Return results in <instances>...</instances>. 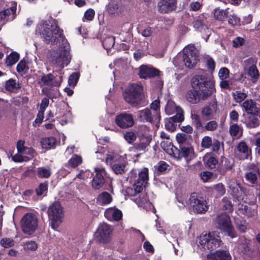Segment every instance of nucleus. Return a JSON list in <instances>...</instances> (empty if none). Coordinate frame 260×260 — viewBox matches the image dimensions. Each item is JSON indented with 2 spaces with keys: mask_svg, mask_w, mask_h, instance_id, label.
<instances>
[{
  "mask_svg": "<svg viewBox=\"0 0 260 260\" xmlns=\"http://www.w3.org/2000/svg\"><path fill=\"white\" fill-rule=\"evenodd\" d=\"M36 34L40 35L44 41L48 44L55 45L61 41V46L54 52V63L62 69L70 62V45L59 28L52 19L42 20L36 28Z\"/></svg>",
  "mask_w": 260,
  "mask_h": 260,
  "instance_id": "f257e3e1",
  "label": "nucleus"
},
{
  "mask_svg": "<svg viewBox=\"0 0 260 260\" xmlns=\"http://www.w3.org/2000/svg\"><path fill=\"white\" fill-rule=\"evenodd\" d=\"M191 85L192 89L187 92L186 99L193 104L207 100L216 92L214 80L204 75L192 78Z\"/></svg>",
  "mask_w": 260,
  "mask_h": 260,
  "instance_id": "f03ea898",
  "label": "nucleus"
},
{
  "mask_svg": "<svg viewBox=\"0 0 260 260\" xmlns=\"http://www.w3.org/2000/svg\"><path fill=\"white\" fill-rule=\"evenodd\" d=\"M127 179L129 182L133 183L135 193L131 195L134 196L140 193L146 186L149 179L148 169L143 168L141 169H133L128 173Z\"/></svg>",
  "mask_w": 260,
  "mask_h": 260,
  "instance_id": "7ed1b4c3",
  "label": "nucleus"
},
{
  "mask_svg": "<svg viewBox=\"0 0 260 260\" xmlns=\"http://www.w3.org/2000/svg\"><path fill=\"white\" fill-rule=\"evenodd\" d=\"M198 246L204 250H213L222 244L220 236L215 232H203L198 237Z\"/></svg>",
  "mask_w": 260,
  "mask_h": 260,
  "instance_id": "20e7f679",
  "label": "nucleus"
},
{
  "mask_svg": "<svg viewBox=\"0 0 260 260\" xmlns=\"http://www.w3.org/2000/svg\"><path fill=\"white\" fill-rule=\"evenodd\" d=\"M47 214L49 225L52 229L56 230L63 221L64 211L62 207L59 202H54L49 206Z\"/></svg>",
  "mask_w": 260,
  "mask_h": 260,
  "instance_id": "39448f33",
  "label": "nucleus"
},
{
  "mask_svg": "<svg viewBox=\"0 0 260 260\" xmlns=\"http://www.w3.org/2000/svg\"><path fill=\"white\" fill-rule=\"evenodd\" d=\"M106 162L110 165L113 172L116 174H122L126 171L127 165L126 154L120 155L114 152L107 155Z\"/></svg>",
  "mask_w": 260,
  "mask_h": 260,
  "instance_id": "423d86ee",
  "label": "nucleus"
},
{
  "mask_svg": "<svg viewBox=\"0 0 260 260\" xmlns=\"http://www.w3.org/2000/svg\"><path fill=\"white\" fill-rule=\"evenodd\" d=\"M143 86L141 83H134L129 86L123 93L125 101L133 106L140 104L142 100Z\"/></svg>",
  "mask_w": 260,
  "mask_h": 260,
  "instance_id": "0eeeda50",
  "label": "nucleus"
},
{
  "mask_svg": "<svg viewBox=\"0 0 260 260\" xmlns=\"http://www.w3.org/2000/svg\"><path fill=\"white\" fill-rule=\"evenodd\" d=\"M214 222L217 229L226 233L227 235L232 238L235 237L236 235L231 218L226 214L221 213L217 215Z\"/></svg>",
  "mask_w": 260,
  "mask_h": 260,
  "instance_id": "6e6552de",
  "label": "nucleus"
},
{
  "mask_svg": "<svg viewBox=\"0 0 260 260\" xmlns=\"http://www.w3.org/2000/svg\"><path fill=\"white\" fill-rule=\"evenodd\" d=\"M38 226V218L33 213L25 214L21 220V227L23 232L27 235L32 234Z\"/></svg>",
  "mask_w": 260,
  "mask_h": 260,
  "instance_id": "1a4fd4ad",
  "label": "nucleus"
},
{
  "mask_svg": "<svg viewBox=\"0 0 260 260\" xmlns=\"http://www.w3.org/2000/svg\"><path fill=\"white\" fill-rule=\"evenodd\" d=\"M183 62L188 68H192L199 60V55L195 46L189 45L183 49Z\"/></svg>",
  "mask_w": 260,
  "mask_h": 260,
  "instance_id": "9d476101",
  "label": "nucleus"
},
{
  "mask_svg": "<svg viewBox=\"0 0 260 260\" xmlns=\"http://www.w3.org/2000/svg\"><path fill=\"white\" fill-rule=\"evenodd\" d=\"M112 231L111 225L103 222L99 225L95 233V237L100 242L107 243L111 239Z\"/></svg>",
  "mask_w": 260,
  "mask_h": 260,
  "instance_id": "9b49d317",
  "label": "nucleus"
},
{
  "mask_svg": "<svg viewBox=\"0 0 260 260\" xmlns=\"http://www.w3.org/2000/svg\"><path fill=\"white\" fill-rule=\"evenodd\" d=\"M189 207H192L194 212L198 213H204L208 210V207L206 201L202 198H199L197 193H191L188 199Z\"/></svg>",
  "mask_w": 260,
  "mask_h": 260,
  "instance_id": "f8f14e48",
  "label": "nucleus"
},
{
  "mask_svg": "<svg viewBox=\"0 0 260 260\" xmlns=\"http://www.w3.org/2000/svg\"><path fill=\"white\" fill-rule=\"evenodd\" d=\"M173 151V155L174 157L178 159L184 157L186 161H189L196 157L193 148L191 146H184L180 145L179 149L174 148Z\"/></svg>",
  "mask_w": 260,
  "mask_h": 260,
  "instance_id": "ddd939ff",
  "label": "nucleus"
},
{
  "mask_svg": "<svg viewBox=\"0 0 260 260\" xmlns=\"http://www.w3.org/2000/svg\"><path fill=\"white\" fill-rule=\"evenodd\" d=\"M152 141V136L150 135H142L139 137V141L136 143L133 149L136 152H139L140 154H144L150 148V144Z\"/></svg>",
  "mask_w": 260,
  "mask_h": 260,
  "instance_id": "4468645a",
  "label": "nucleus"
},
{
  "mask_svg": "<svg viewBox=\"0 0 260 260\" xmlns=\"http://www.w3.org/2000/svg\"><path fill=\"white\" fill-rule=\"evenodd\" d=\"M115 122L121 128H126L134 125L133 116L131 114L123 113L116 117Z\"/></svg>",
  "mask_w": 260,
  "mask_h": 260,
  "instance_id": "2eb2a0df",
  "label": "nucleus"
},
{
  "mask_svg": "<svg viewBox=\"0 0 260 260\" xmlns=\"http://www.w3.org/2000/svg\"><path fill=\"white\" fill-rule=\"evenodd\" d=\"M137 115L140 121L142 122H148L157 123L160 121V118L154 115L148 108H145L142 110L138 111Z\"/></svg>",
  "mask_w": 260,
  "mask_h": 260,
  "instance_id": "dca6fc26",
  "label": "nucleus"
},
{
  "mask_svg": "<svg viewBox=\"0 0 260 260\" xmlns=\"http://www.w3.org/2000/svg\"><path fill=\"white\" fill-rule=\"evenodd\" d=\"M159 71L149 65H142L139 67V76L146 79L159 75Z\"/></svg>",
  "mask_w": 260,
  "mask_h": 260,
  "instance_id": "f3484780",
  "label": "nucleus"
},
{
  "mask_svg": "<svg viewBox=\"0 0 260 260\" xmlns=\"http://www.w3.org/2000/svg\"><path fill=\"white\" fill-rule=\"evenodd\" d=\"M158 11L167 13L175 11L177 7V0H161L158 3Z\"/></svg>",
  "mask_w": 260,
  "mask_h": 260,
  "instance_id": "a211bd4d",
  "label": "nucleus"
},
{
  "mask_svg": "<svg viewBox=\"0 0 260 260\" xmlns=\"http://www.w3.org/2000/svg\"><path fill=\"white\" fill-rule=\"evenodd\" d=\"M24 144L25 142L24 141H18L17 144V149L18 152L24 156V159L28 161L34 157L35 151L31 148L25 147Z\"/></svg>",
  "mask_w": 260,
  "mask_h": 260,
  "instance_id": "6ab92c4d",
  "label": "nucleus"
},
{
  "mask_svg": "<svg viewBox=\"0 0 260 260\" xmlns=\"http://www.w3.org/2000/svg\"><path fill=\"white\" fill-rule=\"evenodd\" d=\"M257 59L256 57H251L244 61V63L249 66L248 70V75L254 80H256L258 76L259 73L255 64H256Z\"/></svg>",
  "mask_w": 260,
  "mask_h": 260,
  "instance_id": "aec40b11",
  "label": "nucleus"
},
{
  "mask_svg": "<svg viewBox=\"0 0 260 260\" xmlns=\"http://www.w3.org/2000/svg\"><path fill=\"white\" fill-rule=\"evenodd\" d=\"M237 212L240 216L253 218L257 215V209L247 205H239Z\"/></svg>",
  "mask_w": 260,
  "mask_h": 260,
  "instance_id": "412c9836",
  "label": "nucleus"
},
{
  "mask_svg": "<svg viewBox=\"0 0 260 260\" xmlns=\"http://www.w3.org/2000/svg\"><path fill=\"white\" fill-rule=\"evenodd\" d=\"M228 187L230 189L231 194L235 198L239 199L242 196L243 191L235 179H230L228 182Z\"/></svg>",
  "mask_w": 260,
  "mask_h": 260,
  "instance_id": "4be33fe9",
  "label": "nucleus"
},
{
  "mask_svg": "<svg viewBox=\"0 0 260 260\" xmlns=\"http://www.w3.org/2000/svg\"><path fill=\"white\" fill-rule=\"evenodd\" d=\"M96 175L92 179V185L96 189L101 188L104 183V178L103 174L105 173V170L104 168H95Z\"/></svg>",
  "mask_w": 260,
  "mask_h": 260,
  "instance_id": "5701e85b",
  "label": "nucleus"
},
{
  "mask_svg": "<svg viewBox=\"0 0 260 260\" xmlns=\"http://www.w3.org/2000/svg\"><path fill=\"white\" fill-rule=\"evenodd\" d=\"M184 119L183 114H181L180 113H178L177 115H175L166 120L165 127L169 131H174L176 128V125L174 123L181 122L184 120Z\"/></svg>",
  "mask_w": 260,
  "mask_h": 260,
  "instance_id": "b1692460",
  "label": "nucleus"
},
{
  "mask_svg": "<svg viewBox=\"0 0 260 260\" xmlns=\"http://www.w3.org/2000/svg\"><path fill=\"white\" fill-rule=\"evenodd\" d=\"M105 216L109 220L118 221L122 218V213L120 210L115 207H111L106 210Z\"/></svg>",
  "mask_w": 260,
  "mask_h": 260,
  "instance_id": "393cba45",
  "label": "nucleus"
},
{
  "mask_svg": "<svg viewBox=\"0 0 260 260\" xmlns=\"http://www.w3.org/2000/svg\"><path fill=\"white\" fill-rule=\"evenodd\" d=\"M217 104L215 102L210 103L205 106L201 111L202 116L206 120H209L212 118L214 113L216 112Z\"/></svg>",
  "mask_w": 260,
  "mask_h": 260,
  "instance_id": "a878e982",
  "label": "nucleus"
},
{
  "mask_svg": "<svg viewBox=\"0 0 260 260\" xmlns=\"http://www.w3.org/2000/svg\"><path fill=\"white\" fill-rule=\"evenodd\" d=\"M230 253L225 250H216L207 255L208 260H231Z\"/></svg>",
  "mask_w": 260,
  "mask_h": 260,
  "instance_id": "bb28decb",
  "label": "nucleus"
},
{
  "mask_svg": "<svg viewBox=\"0 0 260 260\" xmlns=\"http://www.w3.org/2000/svg\"><path fill=\"white\" fill-rule=\"evenodd\" d=\"M236 150L240 155V159H247L250 154V150L244 142H240L236 146Z\"/></svg>",
  "mask_w": 260,
  "mask_h": 260,
  "instance_id": "cd10ccee",
  "label": "nucleus"
},
{
  "mask_svg": "<svg viewBox=\"0 0 260 260\" xmlns=\"http://www.w3.org/2000/svg\"><path fill=\"white\" fill-rule=\"evenodd\" d=\"M165 111L167 114L172 115L176 113L175 115L178 113L183 114V110L179 107L176 105L172 100H169L165 107Z\"/></svg>",
  "mask_w": 260,
  "mask_h": 260,
  "instance_id": "c85d7f7f",
  "label": "nucleus"
},
{
  "mask_svg": "<svg viewBox=\"0 0 260 260\" xmlns=\"http://www.w3.org/2000/svg\"><path fill=\"white\" fill-rule=\"evenodd\" d=\"M40 83L41 85H46L50 86H59L60 81L54 80V77L51 74L44 75L41 79Z\"/></svg>",
  "mask_w": 260,
  "mask_h": 260,
  "instance_id": "c756f323",
  "label": "nucleus"
},
{
  "mask_svg": "<svg viewBox=\"0 0 260 260\" xmlns=\"http://www.w3.org/2000/svg\"><path fill=\"white\" fill-rule=\"evenodd\" d=\"M111 195L108 192L104 191L100 193L96 197V203L101 206L107 205L112 201Z\"/></svg>",
  "mask_w": 260,
  "mask_h": 260,
  "instance_id": "7c9ffc66",
  "label": "nucleus"
},
{
  "mask_svg": "<svg viewBox=\"0 0 260 260\" xmlns=\"http://www.w3.org/2000/svg\"><path fill=\"white\" fill-rule=\"evenodd\" d=\"M16 12V7L15 6H12L0 12V20L7 19L9 20L13 19L15 17Z\"/></svg>",
  "mask_w": 260,
  "mask_h": 260,
  "instance_id": "2f4dec72",
  "label": "nucleus"
},
{
  "mask_svg": "<svg viewBox=\"0 0 260 260\" xmlns=\"http://www.w3.org/2000/svg\"><path fill=\"white\" fill-rule=\"evenodd\" d=\"M242 106L248 114H255L258 112L257 108L252 100L245 101Z\"/></svg>",
  "mask_w": 260,
  "mask_h": 260,
  "instance_id": "473e14b6",
  "label": "nucleus"
},
{
  "mask_svg": "<svg viewBox=\"0 0 260 260\" xmlns=\"http://www.w3.org/2000/svg\"><path fill=\"white\" fill-rule=\"evenodd\" d=\"M56 141L52 137L45 138L42 139L41 145L43 148L50 149L55 148Z\"/></svg>",
  "mask_w": 260,
  "mask_h": 260,
  "instance_id": "72a5a7b5",
  "label": "nucleus"
},
{
  "mask_svg": "<svg viewBox=\"0 0 260 260\" xmlns=\"http://www.w3.org/2000/svg\"><path fill=\"white\" fill-rule=\"evenodd\" d=\"M191 117L192 119V125L196 127L198 131H204V124H203L200 116L197 114H191Z\"/></svg>",
  "mask_w": 260,
  "mask_h": 260,
  "instance_id": "f704fd0d",
  "label": "nucleus"
},
{
  "mask_svg": "<svg viewBox=\"0 0 260 260\" xmlns=\"http://www.w3.org/2000/svg\"><path fill=\"white\" fill-rule=\"evenodd\" d=\"M160 146L165 151L171 155H173V148H176L173 146L170 139L162 140L160 143Z\"/></svg>",
  "mask_w": 260,
  "mask_h": 260,
  "instance_id": "c9c22d12",
  "label": "nucleus"
},
{
  "mask_svg": "<svg viewBox=\"0 0 260 260\" xmlns=\"http://www.w3.org/2000/svg\"><path fill=\"white\" fill-rule=\"evenodd\" d=\"M82 162V157L78 155H74L70 158L66 164V167L75 168Z\"/></svg>",
  "mask_w": 260,
  "mask_h": 260,
  "instance_id": "e433bc0d",
  "label": "nucleus"
},
{
  "mask_svg": "<svg viewBox=\"0 0 260 260\" xmlns=\"http://www.w3.org/2000/svg\"><path fill=\"white\" fill-rule=\"evenodd\" d=\"M115 44V37L107 36L103 41V46L107 50L111 49Z\"/></svg>",
  "mask_w": 260,
  "mask_h": 260,
  "instance_id": "4c0bfd02",
  "label": "nucleus"
},
{
  "mask_svg": "<svg viewBox=\"0 0 260 260\" xmlns=\"http://www.w3.org/2000/svg\"><path fill=\"white\" fill-rule=\"evenodd\" d=\"M221 206L223 210L228 212H231L233 210V205L231 201L227 197H224L221 202Z\"/></svg>",
  "mask_w": 260,
  "mask_h": 260,
  "instance_id": "58836bf2",
  "label": "nucleus"
},
{
  "mask_svg": "<svg viewBox=\"0 0 260 260\" xmlns=\"http://www.w3.org/2000/svg\"><path fill=\"white\" fill-rule=\"evenodd\" d=\"M119 3L118 1H113L109 3L107 6V10L110 14H115L118 12L119 8Z\"/></svg>",
  "mask_w": 260,
  "mask_h": 260,
  "instance_id": "ea45409f",
  "label": "nucleus"
},
{
  "mask_svg": "<svg viewBox=\"0 0 260 260\" xmlns=\"http://www.w3.org/2000/svg\"><path fill=\"white\" fill-rule=\"evenodd\" d=\"M228 14L229 13L226 10L216 9L214 11V17L219 21H223L228 17Z\"/></svg>",
  "mask_w": 260,
  "mask_h": 260,
  "instance_id": "a19ab883",
  "label": "nucleus"
},
{
  "mask_svg": "<svg viewBox=\"0 0 260 260\" xmlns=\"http://www.w3.org/2000/svg\"><path fill=\"white\" fill-rule=\"evenodd\" d=\"M151 112L160 119V103L159 101L155 100L150 105V109Z\"/></svg>",
  "mask_w": 260,
  "mask_h": 260,
  "instance_id": "79ce46f5",
  "label": "nucleus"
},
{
  "mask_svg": "<svg viewBox=\"0 0 260 260\" xmlns=\"http://www.w3.org/2000/svg\"><path fill=\"white\" fill-rule=\"evenodd\" d=\"M124 138L128 143L132 144L137 139V134L132 131L126 132L124 134Z\"/></svg>",
  "mask_w": 260,
  "mask_h": 260,
  "instance_id": "37998d69",
  "label": "nucleus"
},
{
  "mask_svg": "<svg viewBox=\"0 0 260 260\" xmlns=\"http://www.w3.org/2000/svg\"><path fill=\"white\" fill-rule=\"evenodd\" d=\"M19 58V55L17 53H12L6 59V63L8 66H12L16 63Z\"/></svg>",
  "mask_w": 260,
  "mask_h": 260,
  "instance_id": "c03bdc74",
  "label": "nucleus"
},
{
  "mask_svg": "<svg viewBox=\"0 0 260 260\" xmlns=\"http://www.w3.org/2000/svg\"><path fill=\"white\" fill-rule=\"evenodd\" d=\"M241 128L237 124H231L229 131L232 136L237 137L240 136L241 134Z\"/></svg>",
  "mask_w": 260,
  "mask_h": 260,
  "instance_id": "a18cd8bd",
  "label": "nucleus"
},
{
  "mask_svg": "<svg viewBox=\"0 0 260 260\" xmlns=\"http://www.w3.org/2000/svg\"><path fill=\"white\" fill-rule=\"evenodd\" d=\"M234 99L237 103H241L247 98V94L240 91H236L232 93Z\"/></svg>",
  "mask_w": 260,
  "mask_h": 260,
  "instance_id": "49530a36",
  "label": "nucleus"
},
{
  "mask_svg": "<svg viewBox=\"0 0 260 260\" xmlns=\"http://www.w3.org/2000/svg\"><path fill=\"white\" fill-rule=\"evenodd\" d=\"M37 175L40 178H48L51 175V170L49 169L40 167L38 169Z\"/></svg>",
  "mask_w": 260,
  "mask_h": 260,
  "instance_id": "de8ad7c7",
  "label": "nucleus"
},
{
  "mask_svg": "<svg viewBox=\"0 0 260 260\" xmlns=\"http://www.w3.org/2000/svg\"><path fill=\"white\" fill-rule=\"evenodd\" d=\"M218 123L215 120L208 122L204 126V131H215L218 127Z\"/></svg>",
  "mask_w": 260,
  "mask_h": 260,
  "instance_id": "09e8293b",
  "label": "nucleus"
},
{
  "mask_svg": "<svg viewBox=\"0 0 260 260\" xmlns=\"http://www.w3.org/2000/svg\"><path fill=\"white\" fill-rule=\"evenodd\" d=\"M0 244L4 248H9L14 245L15 241L11 238H3L1 240Z\"/></svg>",
  "mask_w": 260,
  "mask_h": 260,
  "instance_id": "8fccbe9b",
  "label": "nucleus"
},
{
  "mask_svg": "<svg viewBox=\"0 0 260 260\" xmlns=\"http://www.w3.org/2000/svg\"><path fill=\"white\" fill-rule=\"evenodd\" d=\"M24 250L35 251L38 248V245L35 241H29L26 242L23 245Z\"/></svg>",
  "mask_w": 260,
  "mask_h": 260,
  "instance_id": "3c124183",
  "label": "nucleus"
},
{
  "mask_svg": "<svg viewBox=\"0 0 260 260\" xmlns=\"http://www.w3.org/2000/svg\"><path fill=\"white\" fill-rule=\"evenodd\" d=\"M177 200L178 203V206L180 209L184 208L185 206H188L189 207V204H188V200L187 201L185 199V196L181 197L177 196Z\"/></svg>",
  "mask_w": 260,
  "mask_h": 260,
  "instance_id": "603ef678",
  "label": "nucleus"
},
{
  "mask_svg": "<svg viewBox=\"0 0 260 260\" xmlns=\"http://www.w3.org/2000/svg\"><path fill=\"white\" fill-rule=\"evenodd\" d=\"M212 144V140L209 136H205L203 138L201 145L203 148H209Z\"/></svg>",
  "mask_w": 260,
  "mask_h": 260,
  "instance_id": "864d4df0",
  "label": "nucleus"
},
{
  "mask_svg": "<svg viewBox=\"0 0 260 260\" xmlns=\"http://www.w3.org/2000/svg\"><path fill=\"white\" fill-rule=\"evenodd\" d=\"M79 74L77 73H72L69 77L68 83L70 86H75L79 79Z\"/></svg>",
  "mask_w": 260,
  "mask_h": 260,
  "instance_id": "5fc2aeb1",
  "label": "nucleus"
},
{
  "mask_svg": "<svg viewBox=\"0 0 260 260\" xmlns=\"http://www.w3.org/2000/svg\"><path fill=\"white\" fill-rule=\"evenodd\" d=\"M230 71L226 68H221L218 72V77L220 80L226 79L229 77Z\"/></svg>",
  "mask_w": 260,
  "mask_h": 260,
  "instance_id": "6e6d98bb",
  "label": "nucleus"
},
{
  "mask_svg": "<svg viewBox=\"0 0 260 260\" xmlns=\"http://www.w3.org/2000/svg\"><path fill=\"white\" fill-rule=\"evenodd\" d=\"M214 190L218 196H221L225 192V189L222 183L216 184L214 187Z\"/></svg>",
  "mask_w": 260,
  "mask_h": 260,
  "instance_id": "4d7b16f0",
  "label": "nucleus"
},
{
  "mask_svg": "<svg viewBox=\"0 0 260 260\" xmlns=\"http://www.w3.org/2000/svg\"><path fill=\"white\" fill-rule=\"evenodd\" d=\"M246 178L250 183L254 184L257 180V175L256 173L251 171L246 174Z\"/></svg>",
  "mask_w": 260,
  "mask_h": 260,
  "instance_id": "13d9d810",
  "label": "nucleus"
},
{
  "mask_svg": "<svg viewBox=\"0 0 260 260\" xmlns=\"http://www.w3.org/2000/svg\"><path fill=\"white\" fill-rule=\"evenodd\" d=\"M228 22L229 24L232 25H236L239 24L240 22V19L237 16V15L234 14H230L228 16Z\"/></svg>",
  "mask_w": 260,
  "mask_h": 260,
  "instance_id": "bf43d9fd",
  "label": "nucleus"
},
{
  "mask_svg": "<svg viewBox=\"0 0 260 260\" xmlns=\"http://www.w3.org/2000/svg\"><path fill=\"white\" fill-rule=\"evenodd\" d=\"M16 82L14 80L10 79L6 83V89L10 91H13L16 88Z\"/></svg>",
  "mask_w": 260,
  "mask_h": 260,
  "instance_id": "052dcab7",
  "label": "nucleus"
},
{
  "mask_svg": "<svg viewBox=\"0 0 260 260\" xmlns=\"http://www.w3.org/2000/svg\"><path fill=\"white\" fill-rule=\"evenodd\" d=\"M217 160L214 157H210L206 161V165L211 169L216 168Z\"/></svg>",
  "mask_w": 260,
  "mask_h": 260,
  "instance_id": "680f3d73",
  "label": "nucleus"
},
{
  "mask_svg": "<svg viewBox=\"0 0 260 260\" xmlns=\"http://www.w3.org/2000/svg\"><path fill=\"white\" fill-rule=\"evenodd\" d=\"M47 190V184L46 183H41L38 188L36 189L37 195L41 196Z\"/></svg>",
  "mask_w": 260,
  "mask_h": 260,
  "instance_id": "e2e57ef3",
  "label": "nucleus"
},
{
  "mask_svg": "<svg viewBox=\"0 0 260 260\" xmlns=\"http://www.w3.org/2000/svg\"><path fill=\"white\" fill-rule=\"evenodd\" d=\"M169 166L165 161H160L157 166V170L160 173L166 172Z\"/></svg>",
  "mask_w": 260,
  "mask_h": 260,
  "instance_id": "0e129e2a",
  "label": "nucleus"
},
{
  "mask_svg": "<svg viewBox=\"0 0 260 260\" xmlns=\"http://www.w3.org/2000/svg\"><path fill=\"white\" fill-rule=\"evenodd\" d=\"M94 15L95 12L93 9H90L87 10L84 13V17L83 18V21H85L84 18L88 21L91 20L94 17Z\"/></svg>",
  "mask_w": 260,
  "mask_h": 260,
  "instance_id": "69168bd1",
  "label": "nucleus"
},
{
  "mask_svg": "<svg viewBox=\"0 0 260 260\" xmlns=\"http://www.w3.org/2000/svg\"><path fill=\"white\" fill-rule=\"evenodd\" d=\"M154 31V28L151 27H147L142 30L141 34L144 37H149Z\"/></svg>",
  "mask_w": 260,
  "mask_h": 260,
  "instance_id": "338daca9",
  "label": "nucleus"
},
{
  "mask_svg": "<svg viewBox=\"0 0 260 260\" xmlns=\"http://www.w3.org/2000/svg\"><path fill=\"white\" fill-rule=\"evenodd\" d=\"M245 42L244 39L241 37H238L236 38L233 41V46L235 47H238L241 46Z\"/></svg>",
  "mask_w": 260,
  "mask_h": 260,
  "instance_id": "774afa93",
  "label": "nucleus"
}]
</instances>
